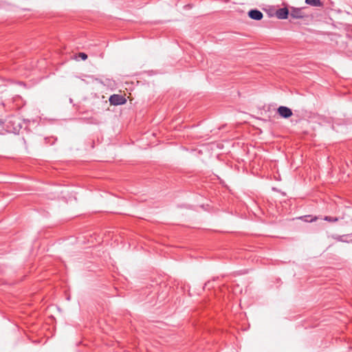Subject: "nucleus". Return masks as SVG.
<instances>
[{
  "label": "nucleus",
  "mask_w": 352,
  "mask_h": 352,
  "mask_svg": "<svg viewBox=\"0 0 352 352\" xmlns=\"http://www.w3.org/2000/svg\"><path fill=\"white\" fill-rule=\"evenodd\" d=\"M305 3L314 7H321L323 6L320 0H305Z\"/></svg>",
  "instance_id": "423d86ee"
},
{
  "label": "nucleus",
  "mask_w": 352,
  "mask_h": 352,
  "mask_svg": "<svg viewBox=\"0 0 352 352\" xmlns=\"http://www.w3.org/2000/svg\"><path fill=\"white\" fill-rule=\"evenodd\" d=\"M339 241H341V236H339V238L338 239Z\"/></svg>",
  "instance_id": "f8f14e48"
},
{
  "label": "nucleus",
  "mask_w": 352,
  "mask_h": 352,
  "mask_svg": "<svg viewBox=\"0 0 352 352\" xmlns=\"http://www.w3.org/2000/svg\"><path fill=\"white\" fill-rule=\"evenodd\" d=\"M21 127V124L19 122L16 126H14L13 129L14 131H17Z\"/></svg>",
  "instance_id": "9d476101"
},
{
  "label": "nucleus",
  "mask_w": 352,
  "mask_h": 352,
  "mask_svg": "<svg viewBox=\"0 0 352 352\" xmlns=\"http://www.w3.org/2000/svg\"><path fill=\"white\" fill-rule=\"evenodd\" d=\"M277 113L283 118H289L293 114L292 109L285 106H280L277 109Z\"/></svg>",
  "instance_id": "7ed1b4c3"
},
{
  "label": "nucleus",
  "mask_w": 352,
  "mask_h": 352,
  "mask_svg": "<svg viewBox=\"0 0 352 352\" xmlns=\"http://www.w3.org/2000/svg\"><path fill=\"white\" fill-rule=\"evenodd\" d=\"M248 14L250 19L256 20V21H260L263 17V13L257 9L250 10L248 12Z\"/></svg>",
  "instance_id": "20e7f679"
},
{
  "label": "nucleus",
  "mask_w": 352,
  "mask_h": 352,
  "mask_svg": "<svg viewBox=\"0 0 352 352\" xmlns=\"http://www.w3.org/2000/svg\"><path fill=\"white\" fill-rule=\"evenodd\" d=\"M126 100L122 96L113 94L110 96L109 102L113 105H120L126 102Z\"/></svg>",
  "instance_id": "f03ea898"
},
{
  "label": "nucleus",
  "mask_w": 352,
  "mask_h": 352,
  "mask_svg": "<svg viewBox=\"0 0 352 352\" xmlns=\"http://www.w3.org/2000/svg\"><path fill=\"white\" fill-rule=\"evenodd\" d=\"M289 14V10L287 8H282L278 9L276 12V16L278 19H286L288 18Z\"/></svg>",
  "instance_id": "39448f33"
},
{
  "label": "nucleus",
  "mask_w": 352,
  "mask_h": 352,
  "mask_svg": "<svg viewBox=\"0 0 352 352\" xmlns=\"http://www.w3.org/2000/svg\"><path fill=\"white\" fill-rule=\"evenodd\" d=\"M0 122H1V124H3V123H4V122H3V121H2V120H0Z\"/></svg>",
  "instance_id": "9b49d317"
},
{
  "label": "nucleus",
  "mask_w": 352,
  "mask_h": 352,
  "mask_svg": "<svg viewBox=\"0 0 352 352\" xmlns=\"http://www.w3.org/2000/svg\"><path fill=\"white\" fill-rule=\"evenodd\" d=\"M17 121V118L14 116H10L8 117L6 120V122H8L9 124H16Z\"/></svg>",
  "instance_id": "0eeeda50"
},
{
  "label": "nucleus",
  "mask_w": 352,
  "mask_h": 352,
  "mask_svg": "<svg viewBox=\"0 0 352 352\" xmlns=\"http://www.w3.org/2000/svg\"><path fill=\"white\" fill-rule=\"evenodd\" d=\"M324 220L329 221V222H336L338 221V218L334 217H330V216H325L324 217Z\"/></svg>",
  "instance_id": "6e6552de"
},
{
  "label": "nucleus",
  "mask_w": 352,
  "mask_h": 352,
  "mask_svg": "<svg viewBox=\"0 0 352 352\" xmlns=\"http://www.w3.org/2000/svg\"><path fill=\"white\" fill-rule=\"evenodd\" d=\"M79 57H80L82 60H86L87 58V55L85 53L80 52L79 53Z\"/></svg>",
  "instance_id": "1a4fd4ad"
},
{
  "label": "nucleus",
  "mask_w": 352,
  "mask_h": 352,
  "mask_svg": "<svg viewBox=\"0 0 352 352\" xmlns=\"http://www.w3.org/2000/svg\"><path fill=\"white\" fill-rule=\"evenodd\" d=\"M289 15L293 19H302L305 14L303 12L302 8L291 7Z\"/></svg>",
  "instance_id": "f257e3e1"
}]
</instances>
